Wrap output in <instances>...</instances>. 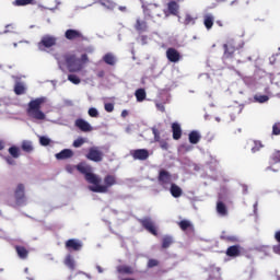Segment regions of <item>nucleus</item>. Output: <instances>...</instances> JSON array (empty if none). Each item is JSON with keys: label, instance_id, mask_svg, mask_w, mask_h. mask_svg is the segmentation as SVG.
<instances>
[{"label": "nucleus", "instance_id": "nucleus-1", "mask_svg": "<svg viewBox=\"0 0 280 280\" xmlns=\"http://www.w3.org/2000/svg\"><path fill=\"white\" fill-rule=\"evenodd\" d=\"M47 102V97L42 96L37 97L28 103V107L26 109V113L28 117H32V119H37L38 121H43L46 116L43 110H40V106Z\"/></svg>", "mask_w": 280, "mask_h": 280}, {"label": "nucleus", "instance_id": "nucleus-2", "mask_svg": "<svg viewBox=\"0 0 280 280\" xmlns=\"http://www.w3.org/2000/svg\"><path fill=\"white\" fill-rule=\"evenodd\" d=\"M104 185H101V183L93 184L94 186H90V191H93L94 194H108V189L110 187L117 185V177L115 175H106L103 179Z\"/></svg>", "mask_w": 280, "mask_h": 280}, {"label": "nucleus", "instance_id": "nucleus-3", "mask_svg": "<svg viewBox=\"0 0 280 280\" xmlns=\"http://www.w3.org/2000/svg\"><path fill=\"white\" fill-rule=\"evenodd\" d=\"M66 67L69 71V73H80L82 69H84V65H82V60L75 56V54H66L63 56Z\"/></svg>", "mask_w": 280, "mask_h": 280}, {"label": "nucleus", "instance_id": "nucleus-4", "mask_svg": "<svg viewBox=\"0 0 280 280\" xmlns=\"http://www.w3.org/2000/svg\"><path fill=\"white\" fill-rule=\"evenodd\" d=\"M80 174L85 176V180L90 183V185H97V183H102V178L93 173V168L86 164H79L75 166Z\"/></svg>", "mask_w": 280, "mask_h": 280}, {"label": "nucleus", "instance_id": "nucleus-5", "mask_svg": "<svg viewBox=\"0 0 280 280\" xmlns=\"http://www.w3.org/2000/svg\"><path fill=\"white\" fill-rule=\"evenodd\" d=\"M57 40L58 39L55 36L44 35L42 37L40 42H38V44H37L38 50L39 51H45L46 49L55 47Z\"/></svg>", "mask_w": 280, "mask_h": 280}, {"label": "nucleus", "instance_id": "nucleus-6", "mask_svg": "<svg viewBox=\"0 0 280 280\" xmlns=\"http://www.w3.org/2000/svg\"><path fill=\"white\" fill-rule=\"evenodd\" d=\"M139 224L148 231V233H151V235H159V230H156V224L152 220V218L145 217L143 219H138Z\"/></svg>", "mask_w": 280, "mask_h": 280}, {"label": "nucleus", "instance_id": "nucleus-7", "mask_svg": "<svg viewBox=\"0 0 280 280\" xmlns=\"http://www.w3.org/2000/svg\"><path fill=\"white\" fill-rule=\"evenodd\" d=\"M85 156L88 161H93L94 163H102L104 161V152L100 151V147H91Z\"/></svg>", "mask_w": 280, "mask_h": 280}, {"label": "nucleus", "instance_id": "nucleus-8", "mask_svg": "<svg viewBox=\"0 0 280 280\" xmlns=\"http://www.w3.org/2000/svg\"><path fill=\"white\" fill-rule=\"evenodd\" d=\"M158 182L163 189H168L170 185H172V174L165 170H161L159 172Z\"/></svg>", "mask_w": 280, "mask_h": 280}, {"label": "nucleus", "instance_id": "nucleus-9", "mask_svg": "<svg viewBox=\"0 0 280 280\" xmlns=\"http://www.w3.org/2000/svg\"><path fill=\"white\" fill-rule=\"evenodd\" d=\"M14 198L16 205H25L27 198L25 197V184H18L14 189Z\"/></svg>", "mask_w": 280, "mask_h": 280}, {"label": "nucleus", "instance_id": "nucleus-10", "mask_svg": "<svg viewBox=\"0 0 280 280\" xmlns=\"http://www.w3.org/2000/svg\"><path fill=\"white\" fill-rule=\"evenodd\" d=\"M133 161H148L150 159V151L148 149H136L130 151Z\"/></svg>", "mask_w": 280, "mask_h": 280}, {"label": "nucleus", "instance_id": "nucleus-11", "mask_svg": "<svg viewBox=\"0 0 280 280\" xmlns=\"http://www.w3.org/2000/svg\"><path fill=\"white\" fill-rule=\"evenodd\" d=\"M65 37L67 38V40H86V37L84 36V34H82V32L73 28L67 30L65 33Z\"/></svg>", "mask_w": 280, "mask_h": 280}, {"label": "nucleus", "instance_id": "nucleus-12", "mask_svg": "<svg viewBox=\"0 0 280 280\" xmlns=\"http://www.w3.org/2000/svg\"><path fill=\"white\" fill-rule=\"evenodd\" d=\"M143 14L148 19H154L155 16H161V14H159V5L156 4H148L143 7Z\"/></svg>", "mask_w": 280, "mask_h": 280}, {"label": "nucleus", "instance_id": "nucleus-13", "mask_svg": "<svg viewBox=\"0 0 280 280\" xmlns=\"http://www.w3.org/2000/svg\"><path fill=\"white\" fill-rule=\"evenodd\" d=\"M223 49H224L223 58L225 59L233 58V56L235 55V51H237V48L233 44V40H230L226 44H224Z\"/></svg>", "mask_w": 280, "mask_h": 280}, {"label": "nucleus", "instance_id": "nucleus-14", "mask_svg": "<svg viewBox=\"0 0 280 280\" xmlns=\"http://www.w3.org/2000/svg\"><path fill=\"white\" fill-rule=\"evenodd\" d=\"M166 58L170 62H179L180 61V52L176 50V48H168L166 50Z\"/></svg>", "mask_w": 280, "mask_h": 280}, {"label": "nucleus", "instance_id": "nucleus-15", "mask_svg": "<svg viewBox=\"0 0 280 280\" xmlns=\"http://www.w3.org/2000/svg\"><path fill=\"white\" fill-rule=\"evenodd\" d=\"M74 125L77 128H79V130H81V132H91V130H93L91 124L82 118L77 119Z\"/></svg>", "mask_w": 280, "mask_h": 280}, {"label": "nucleus", "instance_id": "nucleus-16", "mask_svg": "<svg viewBox=\"0 0 280 280\" xmlns=\"http://www.w3.org/2000/svg\"><path fill=\"white\" fill-rule=\"evenodd\" d=\"M66 248L68 250H82V242L75 238H70L66 242Z\"/></svg>", "mask_w": 280, "mask_h": 280}, {"label": "nucleus", "instance_id": "nucleus-17", "mask_svg": "<svg viewBox=\"0 0 280 280\" xmlns=\"http://www.w3.org/2000/svg\"><path fill=\"white\" fill-rule=\"evenodd\" d=\"M57 161H67V159H73V150L63 149L59 153H56Z\"/></svg>", "mask_w": 280, "mask_h": 280}, {"label": "nucleus", "instance_id": "nucleus-18", "mask_svg": "<svg viewBox=\"0 0 280 280\" xmlns=\"http://www.w3.org/2000/svg\"><path fill=\"white\" fill-rule=\"evenodd\" d=\"M225 255L228 257H240L242 255V247L240 245H232L228 247Z\"/></svg>", "mask_w": 280, "mask_h": 280}, {"label": "nucleus", "instance_id": "nucleus-19", "mask_svg": "<svg viewBox=\"0 0 280 280\" xmlns=\"http://www.w3.org/2000/svg\"><path fill=\"white\" fill-rule=\"evenodd\" d=\"M213 23H215V16L211 13L203 15V25L206 30H211L213 27Z\"/></svg>", "mask_w": 280, "mask_h": 280}, {"label": "nucleus", "instance_id": "nucleus-20", "mask_svg": "<svg viewBox=\"0 0 280 280\" xmlns=\"http://www.w3.org/2000/svg\"><path fill=\"white\" fill-rule=\"evenodd\" d=\"M172 132H173V139L175 141H178V139L183 137V129L180 128V125L178 122L172 124Z\"/></svg>", "mask_w": 280, "mask_h": 280}, {"label": "nucleus", "instance_id": "nucleus-21", "mask_svg": "<svg viewBox=\"0 0 280 280\" xmlns=\"http://www.w3.org/2000/svg\"><path fill=\"white\" fill-rule=\"evenodd\" d=\"M200 139H202V136H200V132H198L197 130H192L188 135L189 143H192V145L200 143Z\"/></svg>", "mask_w": 280, "mask_h": 280}, {"label": "nucleus", "instance_id": "nucleus-22", "mask_svg": "<svg viewBox=\"0 0 280 280\" xmlns=\"http://www.w3.org/2000/svg\"><path fill=\"white\" fill-rule=\"evenodd\" d=\"M170 191L173 198H180V196H183V188L176 184H171Z\"/></svg>", "mask_w": 280, "mask_h": 280}, {"label": "nucleus", "instance_id": "nucleus-23", "mask_svg": "<svg viewBox=\"0 0 280 280\" xmlns=\"http://www.w3.org/2000/svg\"><path fill=\"white\" fill-rule=\"evenodd\" d=\"M217 213H219V215H222L223 218L229 215V208H226V205L224 202H217Z\"/></svg>", "mask_w": 280, "mask_h": 280}, {"label": "nucleus", "instance_id": "nucleus-24", "mask_svg": "<svg viewBox=\"0 0 280 280\" xmlns=\"http://www.w3.org/2000/svg\"><path fill=\"white\" fill-rule=\"evenodd\" d=\"M15 250L20 259H27V256L30 255V252L27 250V248H25L24 246L18 245L15 246Z\"/></svg>", "mask_w": 280, "mask_h": 280}, {"label": "nucleus", "instance_id": "nucleus-25", "mask_svg": "<svg viewBox=\"0 0 280 280\" xmlns=\"http://www.w3.org/2000/svg\"><path fill=\"white\" fill-rule=\"evenodd\" d=\"M135 30L137 32H147L148 30V22L137 19L136 24H135Z\"/></svg>", "mask_w": 280, "mask_h": 280}, {"label": "nucleus", "instance_id": "nucleus-26", "mask_svg": "<svg viewBox=\"0 0 280 280\" xmlns=\"http://www.w3.org/2000/svg\"><path fill=\"white\" fill-rule=\"evenodd\" d=\"M178 226L183 231H194V224H191V221H189V220H182L178 223Z\"/></svg>", "mask_w": 280, "mask_h": 280}, {"label": "nucleus", "instance_id": "nucleus-27", "mask_svg": "<svg viewBox=\"0 0 280 280\" xmlns=\"http://www.w3.org/2000/svg\"><path fill=\"white\" fill-rule=\"evenodd\" d=\"M21 149L23 152H27L30 154L31 152H34V144H32V141L30 140H24L22 142Z\"/></svg>", "mask_w": 280, "mask_h": 280}, {"label": "nucleus", "instance_id": "nucleus-28", "mask_svg": "<svg viewBox=\"0 0 280 280\" xmlns=\"http://www.w3.org/2000/svg\"><path fill=\"white\" fill-rule=\"evenodd\" d=\"M100 4L103 8H106V10H114L117 8V3H115V1H113V0H102V1H100Z\"/></svg>", "mask_w": 280, "mask_h": 280}, {"label": "nucleus", "instance_id": "nucleus-29", "mask_svg": "<svg viewBox=\"0 0 280 280\" xmlns=\"http://www.w3.org/2000/svg\"><path fill=\"white\" fill-rule=\"evenodd\" d=\"M36 3V0H15L13 1V5L21 8L25 5H34Z\"/></svg>", "mask_w": 280, "mask_h": 280}, {"label": "nucleus", "instance_id": "nucleus-30", "mask_svg": "<svg viewBox=\"0 0 280 280\" xmlns=\"http://www.w3.org/2000/svg\"><path fill=\"white\" fill-rule=\"evenodd\" d=\"M170 14L176 16L178 14V3L176 1H171L167 3Z\"/></svg>", "mask_w": 280, "mask_h": 280}, {"label": "nucleus", "instance_id": "nucleus-31", "mask_svg": "<svg viewBox=\"0 0 280 280\" xmlns=\"http://www.w3.org/2000/svg\"><path fill=\"white\" fill-rule=\"evenodd\" d=\"M25 85L21 82L15 83L14 85V93L15 95H25Z\"/></svg>", "mask_w": 280, "mask_h": 280}, {"label": "nucleus", "instance_id": "nucleus-32", "mask_svg": "<svg viewBox=\"0 0 280 280\" xmlns=\"http://www.w3.org/2000/svg\"><path fill=\"white\" fill-rule=\"evenodd\" d=\"M9 154L12 156V159H19V156H21V149H19L16 145L10 147Z\"/></svg>", "mask_w": 280, "mask_h": 280}, {"label": "nucleus", "instance_id": "nucleus-33", "mask_svg": "<svg viewBox=\"0 0 280 280\" xmlns=\"http://www.w3.org/2000/svg\"><path fill=\"white\" fill-rule=\"evenodd\" d=\"M103 60L106 65H110V67H114L115 62H116V59H115V56L110 52L106 54L104 57H103Z\"/></svg>", "mask_w": 280, "mask_h": 280}, {"label": "nucleus", "instance_id": "nucleus-34", "mask_svg": "<svg viewBox=\"0 0 280 280\" xmlns=\"http://www.w3.org/2000/svg\"><path fill=\"white\" fill-rule=\"evenodd\" d=\"M137 102H143L147 97L144 89H138L135 93Z\"/></svg>", "mask_w": 280, "mask_h": 280}, {"label": "nucleus", "instance_id": "nucleus-35", "mask_svg": "<svg viewBox=\"0 0 280 280\" xmlns=\"http://www.w3.org/2000/svg\"><path fill=\"white\" fill-rule=\"evenodd\" d=\"M174 244V238L172 236H164L162 238V248H170Z\"/></svg>", "mask_w": 280, "mask_h": 280}, {"label": "nucleus", "instance_id": "nucleus-36", "mask_svg": "<svg viewBox=\"0 0 280 280\" xmlns=\"http://www.w3.org/2000/svg\"><path fill=\"white\" fill-rule=\"evenodd\" d=\"M221 240H223L224 242H230L231 244H236V242H240L237 236L234 235H223L221 236Z\"/></svg>", "mask_w": 280, "mask_h": 280}, {"label": "nucleus", "instance_id": "nucleus-37", "mask_svg": "<svg viewBox=\"0 0 280 280\" xmlns=\"http://www.w3.org/2000/svg\"><path fill=\"white\" fill-rule=\"evenodd\" d=\"M65 265L70 269V270H75V261L71 256H68L65 260Z\"/></svg>", "mask_w": 280, "mask_h": 280}, {"label": "nucleus", "instance_id": "nucleus-38", "mask_svg": "<svg viewBox=\"0 0 280 280\" xmlns=\"http://www.w3.org/2000/svg\"><path fill=\"white\" fill-rule=\"evenodd\" d=\"M255 102H258L259 104H266V102H268V100H270V97H268V95H259L256 94L254 96Z\"/></svg>", "mask_w": 280, "mask_h": 280}, {"label": "nucleus", "instance_id": "nucleus-39", "mask_svg": "<svg viewBox=\"0 0 280 280\" xmlns=\"http://www.w3.org/2000/svg\"><path fill=\"white\" fill-rule=\"evenodd\" d=\"M86 143V139L84 138H78L73 141L72 145L73 148H82Z\"/></svg>", "mask_w": 280, "mask_h": 280}, {"label": "nucleus", "instance_id": "nucleus-40", "mask_svg": "<svg viewBox=\"0 0 280 280\" xmlns=\"http://www.w3.org/2000/svg\"><path fill=\"white\" fill-rule=\"evenodd\" d=\"M152 132H153L154 141L156 143L161 142L162 141V139H161V131H159V129H156V127H153L152 128Z\"/></svg>", "mask_w": 280, "mask_h": 280}, {"label": "nucleus", "instance_id": "nucleus-41", "mask_svg": "<svg viewBox=\"0 0 280 280\" xmlns=\"http://www.w3.org/2000/svg\"><path fill=\"white\" fill-rule=\"evenodd\" d=\"M271 163H280V151H275L270 158Z\"/></svg>", "mask_w": 280, "mask_h": 280}, {"label": "nucleus", "instance_id": "nucleus-42", "mask_svg": "<svg viewBox=\"0 0 280 280\" xmlns=\"http://www.w3.org/2000/svg\"><path fill=\"white\" fill-rule=\"evenodd\" d=\"M264 148V144H261V141H254V147L252 148V152L255 154V152H259Z\"/></svg>", "mask_w": 280, "mask_h": 280}, {"label": "nucleus", "instance_id": "nucleus-43", "mask_svg": "<svg viewBox=\"0 0 280 280\" xmlns=\"http://www.w3.org/2000/svg\"><path fill=\"white\" fill-rule=\"evenodd\" d=\"M68 80L69 82H71L72 84H80L81 80L78 78V75L75 74H69L68 75Z\"/></svg>", "mask_w": 280, "mask_h": 280}, {"label": "nucleus", "instance_id": "nucleus-44", "mask_svg": "<svg viewBox=\"0 0 280 280\" xmlns=\"http://www.w3.org/2000/svg\"><path fill=\"white\" fill-rule=\"evenodd\" d=\"M185 25H195L196 20L191 18V15L187 14L184 20Z\"/></svg>", "mask_w": 280, "mask_h": 280}, {"label": "nucleus", "instance_id": "nucleus-45", "mask_svg": "<svg viewBox=\"0 0 280 280\" xmlns=\"http://www.w3.org/2000/svg\"><path fill=\"white\" fill-rule=\"evenodd\" d=\"M39 143L40 145H49L51 143V140L45 136L39 138Z\"/></svg>", "mask_w": 280, "mask_h": 280}, {"label": "nucleus", "instance_id": "nucleus-46", "mask_svg": "<svg viewBox=\"0 0 280 280\" xmlns=\"http://www.w3.org/2000/svg\"><path fill=\"white\" fill-rule=\"evenodd\" d=\"M3 34H14V24H9L5 26Z\"/></svg>", "mask_w": 280, "mask_h": 280}, {"label": "nucleus", "instance_id": "nucleus-47", "mask_svg": "<svg viewBox=\"0 0 280 280\" xmlns=\"http://www.w3.org/2000/svg\"><path fill=\"white\" fill-rule=\"evenodd\" d=\"M272 135H275V136H279L280 135V122H276L272 126Z\"/></svg>", "mask_w": 280, "mask_h": 280}, {"label": "nucleus", "instance_id": "nucleus-48", "mask_svg": "<svg viewBox=\"0 0 280 280\" xmlns=\"http://www.w3.org/2000/svg\"><path fill=\"white\" fill-rule=\"evenodd\" d=\"M104 108L106 113H113V110H115V105L113 103H105Z\"/></svg>", "mask_w": 280, "mask_h": 280}, {"label": "nucleus", "instance_id": "nucleus-49", "mask_svg": "<svg viewBox=\"0 0 280 280\" xmlns=\"http://www.w3.org/2000/svg\"><path fill=\"white\" fill-rule=\"evenodd\" d=\"M156 266H159V260L153 259V258L149 259L148 268H156Z\"/></svg>", "mask_w": 280, "mask_h": 280}, {"label": "nucleus", "instance_id": "nucleus-50", "mask_svg": "<svg viewBox=\"0 0 280 280\" xmlns=\"http://www.w3.org/2000/svg\"><path fill=\"white\" fill-rule=\"evenodd\" d=\"M88 113H89L90 117H100V112H97V108L92 107L89 109Z\"/></svg>", "mask_w": 280, "mask_h": 280}, {"label": "nucleus", "instance_id": "nucleus-51", "mask_svg": "<svg viewBox=\"0 0 280 280\" xmlns=\"http://www.w3.org/2000/svg\"><path fill=\"white\" fill-rule=\"evenodd\" d=\"M119 272H122L125 275H132V268L128 267V266H125V267L120 268Z\"/></svg>", "mask_w": 280, "mask_h": 280}, {"label": "nucleus", "instance_id": "nucleus-52", "mask_svg": "<svg viewBox=\"0 0 280 280\" xmlns=\"http://www.w3.org/2000/svg\"><path fill=\"white\" fill-rule=\"evenodd\" d=\"M160 143V148L162 150H170V144L165 141V140H162Z\"/></svg>", "mask_w": 280, "mask_h": 280}, {"label": "nucleus", "instance_id": "nucleus-53", "mask_svg": "<svg viewBox=\"0 0 280 280\" xmlns=\"http://www.w3.org/2000/svg\"><path fill=\"white\" fill-rule=\"evenodd\" d=\"M4 160L8 163V165H16V161H14V158L5 156Z\"/></svg>", "mask_w": 280, "mask_h": 280}, {"label": "nucleus", "instance_id": "nucleus-54", "mask_svg": "<svg viewBox=\"0 0 280 280\" xmlns=\"http://www.w3.org/2000/svg\"><path fill=\"white\" fill-rule=\"evenodd\" d=\"M81 60L82 65H86V62H89V55L83 54L81 55V58H79Z\"/></svg>", "mask_w": 280, "mask_h": 280}, {"label": "nucleus", "instance_id": "nucleus-55", "mask_svg": "<svg viewBox=\"0 0 280 280\" xmlns=\"http://www.w3.org/2000/svg\"><path fill=\"white\" fill-rule=\"evenodd\" d=\"M275 240L280 244V230L275 233Z\"/></svg>", "mask_w": 280, "mask_h": 280}, {"label": "nucleus", "instance_id": "nucleus-56", "mask_svg": "<svg viewBox=\"0 0 280 280\" xmlns=\"http://www.w3.org/2000/svg\"><path fill=\"white\" fill-rule=\"evenodd\" d=\"M273 252L277 253V255H280V244L273 246Z\"/></svg>", "mask_w": 280, "mask_h": 280}, {"label": "nucleus", "instance_id": "nucleus-57", "mask_svg": "<svg viewBox=\"0 0 280 280\" xmlns=\"http://www.w3.org/2000/svg\"><path fill=\"white\" fill-rule=\"evenodd\" d=\"M66 170H67V172H69L71 174V172H73V170H75V166L67 165Z\"/></svg>", "mask_w": 280, "mask_h": 280}, {"label": "nucleus", "instance_id": "nucleus-58", "mask_svg": "<svg viewBox=\"0 0 280 280\" xmlns=\"http://www.w3.org/2000/svg\"><path fill=\"white\" fill-rule=\"evenodd\" d=\"M104 75H106V72H104V70L97 72V78H104Z\"/></svg>", "mask_w": 280, "mask_h": 280}, {"label": "nucleus", "instance_id": "nucleus-59", "mask_svg": "<svg viewBox=\"0 0 280 280\" xmlns=\"http://www.w3.org/2000/svg\"><path fill=\"white\" fill-rule=\"evenodd\" d=\"M121 117H124V118L128 117V110L127 109H124L121 112Z\"/></svg>", "mask_w": 280, "mask_h": 280}, {"label": "nucleus", "instance_id": "nucleus-60", "mask_svg": "<svg viewBox=\"0 0 280 280\" xmlns=\"http://www.w3.org/2000/svg\"><path fill=\"white\" fill-rule=\"evenodd\" d=\"M156 106H158V108H160V110H162V113L165 112V106H163L161 104H158Z\"/></svg>", "mask_w": 280, "mask_h": 280}, {"label": "nucleus", "instance_id": "nucleus-61", "mask_svg": "<svg viewBox=\"0 0 280 280\" xmlns=\"http://www.w3.org/2000/svg\"><path fill=\"white\" fill-rule=\"evenodd\" d=\"M118 10H120V12H126V7H119Z\"/></svg>", "mask_w": 280, "mask_h": 280}, {"label": "nucleus", "instance_id": "nucleus-62", "mask_svg": "<svg viewBox=\"0 0 280 280\" xmlns=\"http://www.w3.org/2000/svg\"><path fill=\"white\" fill-rule=\"evenodd\" d=\"M217 25H219V27H223L224 24H222V21H217Z\"/></svg>", "mask_w": 280, "mask_h": 280}, {"label": "nucleus", "instance_id": "nucleus-63", "mask_svg": "<svg viewBox=\"0 0 280 280\" xmlns=\"http://www.w3.org/2000/svg\"><path fill=\"white\" fill-rule=\"evenodd\" d=\"M224 1H226V0H217L218 3H222Z\"/></svg>", "mask_w": 280, "mask_h": 280}, {"label": "nucleus", "instance_id": "nucleus-64", "mask_svg": "<svg viewBox=\"0 0 280 280\" xmlns=\"http://www.w3.org/2000/svg\"><path fill=\"white\" fill-rule=\"evenodd\" d=\"M28 280H34V278H27Z\"/></svg>", "mask_w": 280, "mask_h": 280}]
</instances>
